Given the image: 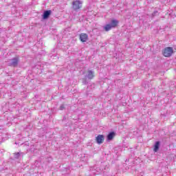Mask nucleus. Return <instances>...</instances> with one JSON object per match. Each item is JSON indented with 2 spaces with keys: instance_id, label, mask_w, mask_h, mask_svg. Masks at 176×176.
Wrapping results in <instances>:
<instances>
[{
  "instance_id": "obj_1",
  "label": "nucleus",
  "mask_w": 176,
  "mask_h": 176,
  "mask_svg": "<svg viewBox=\"0 0 176 176\" xmlns=\"http://www.w3.org/2000/svg\"><path fill=\"white\" fill-rule=\"evenodd\" d=\"M19 62L20 58L19 56L14 57L8 62V67H14V68H16V67H18Z\"/></svg>"
},
{
  "instance_id": "obj_2",
  "label": "nucleus",
  "mask_w": 176,
  "mask_h": 176,
  "mask_svg": "<svg viewBox=\"0 0 176 176\" xmlns=\"http://www.w3.org/2000/svg\"><path fill=\"white\" fill-rule=\"evenodd\" d=\"M173 53L174 50H173V47H166L162 52V54L164 56V57H171Z\"/></svg>"
},
{
  "instance_id": "obj_3",
  "label": "nucleus",
  "mask_w": 176,
  "mask_h": 176,
  "mask_svg": "<svg viewBox=\"0 0 176 176\" xmlns=\"http://www.w3.org/2000/svg\"><path fill=\"white\" fill-rule=\"evenodd\" d=\"M72 8L74 10H79L82 8V1L76 0L72 3Z\"/></svg>"
},
{
  "instance_id": "obj_4",
  "label": "nucleus",
  "mask_w": 176,
  "mask_h": 176,
  "mask_svg": "<svg viewBox=\"0 0 176 176\" xmlns=\"http://www.w3.org/2000/svg\"><path fill=\"white\" fill-rule=\"evenodd\" d=\"M52 15V10H45L43 13L42 17L43 20H47L49 17Z\"/></svg>"
},
{
  "instance_id": "obj_5",
  "label": "nucleus",
  "mask_w": 176,
  "mask_h": 176,
  "mask_svg": "<svg viewBox=\"0 0 176 176\" xmlns=\"http://www.w3.org/2000/svg\"><path fill=\"white\" fill-rule=\"evenodd\" d=\"M115 135H116V133H115L114 131L109 132L107 136V141H112V140H113V138H115Z\"/></svg>"
},
{
  "instance_id": "obj_6",
  "label": "nucleus",
  "mask_w": 176,
  "mask_h": 176,
  "mask_svg": "<svg viewBox=\"0 0 176 176\" xmlns=\"http://www.w3.org/2000/svg\"><path fill=\"white\" fill-rule=\"evenodd\" d=\"M113 28H116L119 24V21L118 19H112L109 23Z\"/></svg>"
},
{
  "instance_id": "obj_7",
  "label": "nucleus",
  "mask_w": 176,
  "mask_h": 176,
  "mask_svg": "<svg viewBox=\"0 0 176 176\" xmlns=\"http://www.w3.org/2000/svg\"><path fill=\"white\" fill-rule=\"evenodd\" d=\"M88 39L89 36L87 35V34L82 33L80 35V41H81V42H86Z\"/></svg>"
},
{
  "instance_id": "obj_8",
  "label": "nucleus",
  "mask_w": 176,
  "mask_h": 176,
  "mask_svg": "<svg viewBox=\"0 0 176 176\" xmlns=\"http://www.w3.org/2000/svg\"><path fill=\"white\" fill-rule=\"evenodd\" d=\"M96 141L97 144H102L104 142V135H98L96 138Z\"/></svg>"
},
{
  "instance_id": "obj_9",
  "label": "nucleus",
  "mask_w": 176,
  "mask_h": 176,
  "mask_svg": "<svg viewBox=\"0 0 176 176\" xmlns=\"http://www.w3.org/2000/svg\"><path fill=\"white\" fill-rule=\"evenodd\" d=\"M142 87H144V89L148 90L151 87V86H152V84H151V82L148 81H144L142 84Z\"/></svg>"
},
{
  "instance_id": "obj_10",
  "label": "nucleus",
  "mask_w": 176,
  "mask_h": 176,
  "mask_svg": "<svg viewBox=\"0 0 176 176\" xmlns=\"http://www.w3.org/2000/svg\"><path fill=\"white\" fill-rule=\"evenodd\" d=\"M86 77L90 80L93 79L94 78V72H93V70H88Z\"/></svg>"
},
{
  "instance_id": "obj_11",
  "label": "nucleus",
  "mask_w": 176,
  "mask_h": 176,
  "mask_svg": "<svg viewBox=\"0 0 176 176\" xmlns=\"http://www.w3.org/2000/svg\"><path fill=\"white\" fill-rule=\"evenodd\" d=\"M160 148V142L157 141L155 142V144H154V148H153L154 152H157V151H159Z\"/></svg>"
},
{
  "instance_id": "obj_12",
  "label": "nucleus",
  "mask_w": 176,
  "mask_h": 176,
  "mask_svg": "<svg viewBox=\"0 0 176 176\" xmlns=\"http://www.w3.org/2000/svg\"><path fill=\"white\" fill-rule=\"evenodd\" d=\"M112 28H112L109 23V24H107V25H105L104 26V31H106L107 32H108V31H111V30H112Z\"/></svg>"
},
{
  "instance_id": "obj_13",
  "label": "nucleus",
  "mask_w": 176,
  "mask_h": 176,
  "mask_svg": "<svg viewBox=\"0 0 176 176\" xmlns=\"http://www.w3.org/2000/svg\"><path fill=\"white\" fill-rule=\"evenodd\" d=\"M24 155V153H14V159H20V156H23Z\"/></svg>"
},
{
  "instance_id": "obj_14",
  "label": "nucleus",
  "mask_w": 176,
  "mask_h": 176,
  "mask_svg": "<svg viewBox=\"0 0 176 176\" xmlns=\"http://www.w3.org/2000/svg\"><path fill=\"white\" fill-rule=\"evenodd\" d=\"M80 160L82 162H87V157H86L85 155H82L80 157Z\"/></svg>"
},
{
  "instance_id": "obj_15",
  "label": "nucleus",
  "mask_w": 176,
  "mask_h": 176,
  "mask_svg": "<svg viewBox=\"0 0 176 176\" xmlns=\"http://www.w3.org/2000/svg\"><path fill=\"white\" fill-rule=\"evenodd\" d=\"M153 17H155V16H159V12L157 10H155L152 14Z\"/></svg>"
},
{
  "instance_id": "obj_16",
  "label": "nucleus",
  "mask_w": 176,
  "mask_h": 176,
  "mask_svg": "<svg viewBox=\"0 0 176 176\" xmlns=\"http://www.w3.org/2000/svg\"><path fill=\"white\" fill-rule=\"evenodd\" d=\"M82 84L83 85H88L89 84V82H87V80L86 79V78H82Z\"/></svg>"
},
{
  "instance_id": "obj_17",
  "label": "nucleus",
  "mask_w": 176,
  "mask_h": 176,
  "mask_svg": "<svg viewBox=\"0 0 176 176\" xmlns=\"http://www.w3.org/2000/svg\"><path fill=\"white\" fill-rule=\"evenodd\" d=\"M59 109H60V111H63V110L65 109V107H64V104H61V105L60 106V107H59Z\"/></svg>"
},
{
  "instance_id": "obj_18",
  "label": "nucleus",
  "mask_w": 176,
  "mask_h": 176,
  "mask_svg": "<svg viewBox=\"0 0 176 176\" xmlns=\"http://www.w3.org/2000/svg\"><path fill=\"white\" fill-rule=\"evenodd\" d=\"M22 145H26V146H28L29 143L28 142H25V144H22Z\"/></svg>"
}]
</instances>
